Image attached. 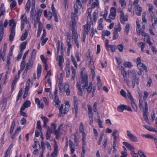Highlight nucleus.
Here are the masks:
<instances>
[{"label": "nucleus", "instance_id": "1", "mask_svg": "<svg viewBox=\"0 0 157 157\" xmlns=\"http://www.w3.org/2000/svg\"><path fill=\"white\" fill-rule=\"evenodd\" d=\"M12 27L10 28V34L9 36V40L10 42H12L14 38L15 33V28L16 23L14 21L13 19H12L9 21V26Z\"/></svg>", "mask_w": 157, "mask_h": 157}, {"label": "nucleus", "instance_id": "2", "mask_svg": "<svg viewBox=\"0 0 157 157\" xmlns=\"http://www.w3.org/2000/svg\"><path fill=\"white\" fill-rule=\"evenodd\" d=\"M81 83L84 84L82 86L83 90H85L86 87L88 86V76L86 74L83 75L82 71L81 73Z\"/></svg>", "mask_w": 157, "mask_h": 157}, {"label": "nucleus", "instance_id": "3", "mask_svg": "<svg viewBox=\"0 0 157 157\" xmlns=\"http://www.w3.org/2000/svg\"><path fill=\"white\" fill-rule=\"evenodd\" d=\"M41 14L42 10L41 9H39L37 11H36L35 12L34 17H35V18H36V21L37 22L39 23L38 28L41 27L40 26L41 25V22L40 21V20Z\"/></svg>", "mask_w": 157, "mask_h": 157}, {"label": "nucleus", "instance_id": "4", "mask_svg": "<svg viewBox=\"0 0 157 157\" xmlns=\"http://www.w3.org/2000/svg\"><path fill=\"white\" fill-rule=\"evenodd\" d=\"M132 74L133 75L132 77V87L134 88L136 84L137 85L139 84V77L136 75V72H134L132 73Z\"/></svg>", "mask_w": 157, "mask_h": 157}, {"label": "nucleus", "instance_id": "5", "mask_svg": "<svg viewBox=\"0 0 157 157\" xmlns=\"http://www.w3.org/2000/svg\"><path fill=\"white\" fill-rule=\"evenodd\" d=\"M144 120L147 123L149 122L147 116V111L148 110V105L147 101L144 102Z\"/></svg>", "mask_w": 157, "mask_h": 157}, {"label": "nucleus", "instance_id": "6", "mask_svg": "<svg viewBox=\"0 0 157 157\" xmlns=\"http://www.w3.org/2000/svg\"><path fill=\"white\" fill-rule=\"evenodd\" d=\"M126 133L127 136L131 141L135 142L138 141L137 138L133 135L129 131H127Z\"/></svg>", "mask_w": 157, "mask_h": 157}, {"label": "nucleus", "instance_id": "7", "mask_svg": "<svg viewBox=\"0 0 157 157\" xmlns=\"http://www.w3.org/2000/svg\"><path fill=\"white\" fill-rule=\"evenodd\" d=\"M81 3H78L76 4L75 2L74 5V17H76L77 16V14L78 13V10L80 9L82 7Z\"/></svg>", "mask_w": 157, "mask_h": 157}, {"label": "nucleus", "instance_id": "8", "mask_svg": "<svg viewBox=\"0 0 157 157\" xmlns=\"http://www.w3.org/2000/svg\"><path fill=\"white\" fill-rule=\"evenodd\" d=\"M74 108H73V111H75V116L76 117L78 113V106L77 99L75 96L74 97Z\"/></svg>", "mask_w": 157, "mask_h": 157}, {"label": "nucleus", "instance_id": "9", "mask_svg": "<svg viewBox=\"0 0 157 157\" xmlns=\"http://www.w3.org/2000/svg\"><path fill=\"white\" fill-rule=\"evenodd\" d=\"M121 12L120 21L122 24H124V21H128V17L127 16L124 15V13L123 11H121Z\"/></svg>", "mask_w": 157, "mask_h": 157}, {"label": "nucleus", "instance_id": "10", "mask_svg": "<svg viewBox=\"0 0 157 157\" xmlns=\"http://www.w3.org/2000/svg\"><path fill=\"white\" fill-rule=\"evenodd\" d=\"M54 142H55L54 144V151L51 155V157H56L58 154V145L57 144L55 140H54Z\"/></svg>", "mask_w": 157, "mask_h": 157}, {"label": "nucleus", "instance_id": "11", "mask_svg": "<svg viewBox=\"0 0 157 157\" xmlns=\"http://www.w3.org/2000/svg\"><path fill=\"white\" fill-rule=\"evenodd\" d=\"M81 86V85L80 82H77L76 84V87L78 91V95L81 96H82V90Z\"/></svg>", "mask_w": 157, "mask_h": 157}, {"label": "nucleus", "instance_id": "12", "mask_svg": "<svg viewBox=\"0 0 157 157\" xmlns=\"http://www.w3.org/2000/svg\"><path fill=\"white\" fill-rule=\"evenodd\" d=\"M123 144L128 149L130 150L132 152H134V147L131 144L126 142H124Z\"/></svg>", "mask_w": 157, "mask_h": 157}, {"label": "nucleus", "instance_id": "13", "mask_svg": "<svg viewBox=\"0 0 157 157\" xmlns=\"http://www.w3.org/2000/svg\"><path fill=\"white\" fill-rule=\"evenodd\" d=\"M91 65H88V66L90 67L91 70V73L92 75V78L93 79L96 75L94 70L95 67L94 66V63L91 62Z\"/></svg>", "mask_w": 157, "mask_h": 157}, {"label": "nucleus", "instance_id": "14", "mask_svg": "<svg viewBox=\"0 0 157 157\" xmlns=\"http://www.w3.org/2000/svg\"><path fill=\"white\" fill-rule=\"evenodd\" d=\"M73 12L72 13V20L71 23H70V25L72 27V30H75V23L76 21L75 20V18L74 17V14H73Z\"/></svg>", "mask_w": 157, "mask_h": 157}, {"label": "nucleus", "instance_id": "15", "mask_svg": "<svg viewBox=\"0 0 157 157\" xmlns=\"http://www.w3.org/2000/svg\"><path fill=\"white\" fill-rule=\"evenodd\" d=\"M31 102L30 101L26 100L23 103L22 106L21 107L22 110H25V108H28L30 106Z\"/></svg>", "mask_w": 157, "mask_h": 157}, {"label": "nucleus", "instance_id": "16", "mask_svg": "<svg viewBox=\"0 0 157 157\" xmlns=\"http://www.w3.org/2000/svg\"><path fill=\"white\" fill-rule=\"evenodd\" d=\"M137 67L140 70L144 69L146 72H147V70L146 66L143 63H140L137 64Z\"/></svg>", "mask_w": 157, "mask_h": 157}, {"label": "nucleus", "instance_id": "17", "mask_svg": "<svg viewBox=\"0 0 157 157\" xmlns=\"http://www.w3.org/2000/svg\"><path fill=\"white\" fill-rule=\"evenodd\" d=\"M4 34V29L2 23L0 24V40L2 39Z\"/></svg>", "mask_w": 157, "mask_h": 157}, {"label": "nucleus", "instance_id": "18", "mask_svg": "<svg viewBox=\"0 0 157 157\" xmlns=\"http://www.w3.org/2000/svg\"><path fill=\"white\" fill-rule=\"evenodd\" d=\"M53 133V130L50 129L49 127H48V130L46 135V137L47 140H48L51 136V134Z\"/></svg>", "mask_w": 157, "mask_h": 157}, {"label": "nucleus", "instance_id": "19", "mask_svg": "<svg viewBox=\"0 0 157 157\" xmlns=\"http://www.w3.org/2000/svg\"><path fill=\"white\" fill-rule=\"evenodd\" d=\"M88 55L87 56V60L89 61L88 63V65H91V62H93L94 63L93 61V59L92 58L91 56H90V49L88 50Z\"/></svg>", "mask_w": 157, "mask_h": 157}, {"label": "nucleus", "instance_id": "20", "mask_svg": "<svg viewBox=\"0 0 157 157\" xmlns=\"http://www.w3.org/2000/svg\"><path fill=\"white\" fill-rule=\"evenodd\" d=\"M35 10V6L32 5L31 10L30 13V18L32 20H33L34 18H35V17H34V13Z\"/></svg>", "mask_w": 157, "mask_h": 157}, {"label": "nucleus", "instance_id": "21", "mask_svg": "<svg viewBox=\"0 0 157 157\" xmlns=\"http://www.w3.org/2000/svg\"><path fill=\"white\" fill-rule=\"evenodd\" d=\"M65 91L67 95H69L70 91L69 89V85L68 84H65L64 87Z\"/></svg>", "mask_w": 157, "mask_h": 157}, {"label": "nucleus", "instance_id": "22", "mask_svg": "<svg viewBox=\"0 0 157 157\" xmlns=\"http://www.w3.org/2000/svg\"><path fill=\"white\" fill-rule=\"evenodd\" d=\"M21 23H28V21H27V17H25V15L24 14H22L21 15Z\"/></svg>", "mask_w": 157, "mask_h": 157}, {"label": "nucleus", "instance_id": "23", "mask_svg": "<svg viewBox=\"0 0 157 157\" xmlns=\"http://www.w3.org/2000/svg\"><path fill=\"white\" fill-rule=\"evenodd\" d=\"M54 101L56 103V104H55L56 106L57 107L59 108L60 106L59 103H60V101L59 100L58 96H55Z\"/></svg>", "mask_w": 157, "mask_h": 157}, {"label": "nucleus", "instance_id": "24", "mask_svg": "<svg viewBox=\"0 0 157 157\" xmlns=\"http://www.w3.org/2000/svg\"><path fill=\"white\" fill-rule=\"evenodd\" d=\"M33 65V61L32 60V59H30L28 63L26 64V69L28 70H30L31 67H32Z\"/></svg>", "mask_w": 157, "mask_h": 157}, {"label": "nucleus", "instance_id": "25", "mask_svg": "<svg viewBox=\"0 0 157 157\" xmlns=\"http://www.w3.org/2000/svg\"><path fill=\"white\" fill-rule=\"evenodd\" d=\"M31 2L30 0H28L26 3L25 9L27 12H29L30 8Z\"/></svg>", "mask_w": 157, "mask_h": 157}, {"label": "nucleus", "instance_id": "26", "mask_svg": "<svg viewBox=\"0 0 157 157\" xmlns=\"http://www.w3.org/2000/svg\"><path fill=\"white\" fill-rule=\"evenodd\" d=\"M131 105L134 110L137 112V106L135 104L134 100L131 101Z\"/></svg>", "mask_w": 157, "mask_h": 157}, {"label": "nucleus", "instance_id": "27", "mask_svg": "<svg viewBox=\"0 0 157 157\" xmlns=\"http://www.w3.org/2000/svg\"><path fill=\"white\" fill-rule=\"evenodd\" d=\"M64 58L62 55H60L59 56V65L61 67L62 64L63 62Z\"/></svg>", "mask_w": 157, "mask_h": 157}, {"label": "nucleus", "instance_id": "28", "mask_svg": "<svg viewBox=\"0 0 157 157\" xmlns=\"http://www.w3.org/2000/svg\"><path fill=\"white\" fill-rule=\"evenodd\" d=\"M35 102L37 104L38 107V108H41V109H43L44 106V105L43 103H41V105H40V100L38 98H36L35 99Z\"/></svg>", "mask_w": 157, "mask_h": 157}, {"label": "nucleus", "instance_id": "29", "mask_svg": "<svg viewBox=\"0 0 157 157\" xmlns=\"http://www.w3.org/2000/svg\"><path fill=\"white\" fill-rule=\"evenodd\" d=\"M28 36V32L26 30H25V33H23L21 38V41H23L25 40Z\"/></svg>", "mask_w": 157, "mask_h": 157}, {"label": "nucleus", "instance_id": "30", "mask_svg": "<svg viewBox=\"0 0 157 157\" xmlns=\"http://www.w3.org/2000/svg\"><path fill=\"white\" fill-rule=\"evenodd\" d=\"M130 25L129 24L126 25L124 29V33H126V34L127 35L130 30Z\"/></svg>", "mask_w": 157, "mask_h": 157}, {"label": "nucleus", "instance_id": "31", "mask_svg": "<svg viewBox=\"0 0 157 157\" xmlns=\"http://www.w3.org/2000/svg\"><path fill=\"white\" fill-rule=\"evenodd\" d=\"M72 31V38L74 40L78 39V36L77 33L75 31V30Z\"/></svg>", "mask_w": 157, "mask_h": 157}, {"label": "nucleus", "instance_id": "32", "mask_svg": "<svg viewBox=\"0 0 157 157\" xmlns=\"http://www.w3.org/2000/svg\"><path fill=\"white\" fill-rule=\"evenodd\" d=\"M136 8L137 9L136 12V14L138 16H140L141 15V12L142 10V8L140 6H138V7Z\"/></svg>", "mask_w": 157, "mask_h": 157}, {"label": "nucleus", "instance_id": "33", "mask_svg": "<svg viewBox=\"0 0 157 157\" xmlns=\"http://www.w3.org/2000/svg\"><path fill=\"white\" fill-rule=\"evenodd\" d=\"M117 109L119 112H123L125 109V105H122L118 106L117 108Z\"/></svg>", "mask_w": 157, "mask_h": 157}, {"label": "nucleus", "instance_id": "34", "mask_svg": "<svg viewBox=\"0 0 157 157\" xmlns=\"http://www.w3.org/2000/svg\"><path fill=\"white\" fill-rule=\"evenodd\" d=\"M71 70H72V76L71 78V79L72 80H74L75 76L76 75V72L75 71V69H74V67H71Z\"/></svg>", "mask_w": 157, "mask_h": 157}, {"label": "nucleus", "instance_id": "35", "mask_svg": "<svg viewBox=\"0 0 157 157\" xmlns=\"http://www.w3.org/2000/svg\"><path fill=\"white\" fill-rule=\"evenodd\" d=\"M15 126V122L14 120H13L12 121V124L11 125L10 131V133H11L13 131L14 128Z\"/></svg>", "mask_w": 157, "mask_h": 157}, {"label": "nucleus", "instance_id": "36", "mask_svg": "<svg viewBox=\"0 0 157 157\" xmlns=\"http://www.w3.org/2000/svg\"><path fill=\"white\" fill-rule=\"evenodd\" d=\"M63 105H61L60 107L59 108V113L58 114V116L59 117H61V116H63Z\"/></svg>", "mask_w": 157, "mask_h": 157}, {"label": "nucleus", "instance_id": "37", "mask_svg": "<svg viewBox=\"0 0 157 157\" xmlns=\"http://www.w3.org/2000/svg\"><path fill=\"white\" fill-rule=\"evenodd\" d=\"M119 2L121 3L122 9H124L126 6V3L125 0H119Z\"/></svg>", "mask_w": 157, "mask_h": 157}, {"label": "nucleus", "instance_id": "38", "mask_svg": "<svg viewBox=\"0 0 157 157\" xmlns=\"http://www.w3.org/2000/svg\"><path fill=\"white\" fill-rule=\"evenodd\" d=\"M121 25L120 23H119L117 25V27H115L114 28V32H120L121 30Z\"/></svg>", "mask_w": 157, "mask_h": 157}, {"label": "nucleus", "instance_id": "39", "mask_svg": "<svg viewBox=\"0 0 157 157\" xmlns=\"http://www.w3.org/2000/svg\"><path fill=\"white\" fill-rule=\"evenodd\" d=\"M136 31L137 32H139V34H138V35H140V32L141 31V29H140V26L139 22L137 21H136Z\"/></svg>", "mask_w": 157, "mask_h": 157}, {"label": "nucleus", "instance_id": "40", "mask_svg": "<svg viewBox=\"0 0 157 157\" xmlns=\"http://www.w3.org/2000/svg\"><path fill=\"white\" fill-rule=\"evenodd\" d=\"M10 56H7L6 68L8 70H9V65L10 64Z\"/></svg>", "mask_w": 157, "mask_h": 157}, {"label": "nucleus", "instance_id": "41", "mask_svg": "<svg viewBox=\"0 0 157 157\" xmlns=\"http://www.w3.org/2000/svg\"><path fill=\"white\" fill-rule=\"evenodd\" d=\"M27 43V42L26 41L22 42L21 44L20 48L22 49H25L26 48Z\"/></svg>", "mask_w": 157, "mask_h": 157}, {"label": "nucleus", "instance_id": "42", "mask_svg": "<svg viewBox=\"0 0 157 157\" xmlns=\"http://www.w3.org/2000/svg\"><path fill=\"white\" fill-rule=\"evenodd\" d=\"M127 97L131 101L133 100L132 97L131 95L130 92L129 91H128L127 94H126Z\"/></svg>", "mask_w": 157, "mask_h": 157}, {"label": "nucleus", "instance_id": "43", "mask_svg": "<svg viewBox=\"0 0 157 157\" xmlns=\"http://www.w3.org/2000/svg\"><path fill=\"white\" fill-rule=\"evenodd\" d=\"M92 87L90 86H86V89L85 90H83L84 91H86L87 90V94H89L91 93L92 90Z\"/></svg>", "mask_w": 157, "mask_h": 157}, {"label": "nucleus", "instance_id": "44", "mask_svg": "<svg viewBox=\"0 0 157 157\" xmlns=\"http://www.w3.org/2000/svg\"><path fill=\"white\" fill-rule=\"evenodd\" d=\"M138 153L140 157H147L144 153L140 150L138 151Z\"/></svg>", "mask_w": 157, "mask_h": 157}, {"label": "nucleus", "instance_id": "45", "mask_svg": "<svg viewBox=\"0 0 157 157\" xmlns=\"http://www.w3.org/2000/svg\"><path fill=\"white\" fill-rule=\"evenodd\" d=\"M125 67H131L132 66L131 63L129 62H124L123 63Z\"/></svg>", "mask_w": 157, "mask_h": 157}, {"label": "nucleus", "instance_id": "46", "mask_svg": "<svg viewBox=\"0 0 157 157\" xmlns=\"http://www.w3.org/2000/svg\"><path fill=\"white\" fill-rule=\"evenodd\" d=\"M16 5V2L15 1H13L10 5V9L12 10L13 8H14Z\"/></svg>", "mask_w": 157, "mask_h": 157}, {"label": "nucleus", "instance_id": "47", "mask_svg": "<svg viewBox=\"0 0 157 157\" xmlns=\"http://www.w3.org/2000/svg\"><path fill=\"white\" fill-rule=\"evenodd\" d=\"M22 89L21 88L19 90L17 97V101H18L20 99V98L21 97L22 95Z\"/></svg>", "mask_w": 157, "mask_h": 157}, {"label": "nucleus", "instance_id": "48", "mask_svg": "<svg viewBox=\"0 0 157 157\" xmlns=\"http://www.w3.org/2000/svg\"><path fill=\"white\" fill-rule=\"evenodd\" d=\"M124 78V83L127 84V85H128L129 83V80L127 76L123 77Z\"/></svg>", "mask_w": 157, "mask_h": 157}, {"label": "nucleus", "instance_id": "49", "mask_svg": "<svg viewBox=\"0 0 157 157\" xmlns=\"http://www.w3.org/2000/svg\"><path fill=\"white\" fill-rule=\"evenodd\" d=\"M25 65V61H22L21 63L20 69L23 70Z\"/></svg>", "mask_w": 157, "mask_h": 157}, {"label": "nucleus", "instance_id": "50", "mask_svg": "<svg viewBox=\"0 0 157 157\" xmlns=\"http://www.w3.org/2000/svg\"><path fill=\"white\" fill-rule=\"evenodd\" d=\"M13 144H12L10 145V146L7 149V151L5 153L6 154L9 155V154L10 153V151L11 149L13 147Z\"/></svg>", "mask_w": 157, "mask_h": 157}, {"label": "nucleus", "instance_id": "51", "mask_svg": "<svg viewBox=\"0 0 157 157\" xmlns=\"http://www.w3.org/2000/svg\"><path fill=\"white\" fill-rule=\"evenodd\" d=\"M71 59L75 67H77V64L76 62L75 59L72 56H71Z\"/></svg>", "mask_w": 157, "mask_h": 157}, {"label": "nucleus", "instance_id": "52", "mask_svg": "<svg viewBox=\"0 0 157 157\" xmlns=\"http://www.w3.org/2000/svg\"><path fill=\"white\" fill-rule=\"evenodd\" d=\"M36 128L38 129L41 130L42 128L41 126L40 121H38L37 122V126Z\"/></svg>", "mask_w": 157, "mask_h": 157}, {"label": "nucleus", "instance_id": "53", "mask_svg": "<svg viewBox=\"0 0 157 157\" xmlns=\"http://www.w3.org/2000/svg\"><path fill=\"white\" fill-rule=\"evenodd\" d=\"M113 33V40H115L117 39L118 36V35L117 32H114Z\"/></svg>", "mask_w": 157, "mask_h": 157}, {"label": "nucleus", "instance_id": "54", "mask_svg": "<svg viewBox=\"0 0 157 157\" xmlns=\"http://www.w3.org/2000/svg\"><path fill=\"white\" fill-rule=\"evenodd\" d=\"M88 109V115L89 114H93V112L92 111V109L91 108V106L90 105H87Z\"/></svg>", "mask_w": 157, "mask_h": 157}, {"label": "nucleus", "instance_id": "55", "mask_svg": "<svg viewBox=\"0 0 157 157\" xmlns=\"http://www.w3.org/2000/svg\"><path fill=\"white\" fill-rule=\"evenodd\" d=\"M84 28L85 31L87 35L88 34V32L89 31L90 28H89V25H84Z\"/></svg>", "mask_w": 157, "mask_h": 157}, {"label": "nucleus", "instance_id": "56", "mask_svg": "<svg viewBox=\"0 0 157 157\" xmlns=\"http://www.w3.org/2000/svg\"><path fill=\"white\" fill-rule=\"evenodd\" d=\"M79 132L81 133L84 132V126L82 123H81L80 125Z\"/></svg>", "mask_w": 157, "mask_h": 157}, {"label": "nucleus", "instance_id": "57", "mask_svg": "<svg viewBox=\"0 0 157 157\" xmlns=\"http://www.w3.org/2000/svg\"><path fill=\"white\" fill-rule=\"evenodd\" d=\"M121 74L123 76V77H125V76H126L127 75V73L124 70V68L122 67H121Z\"/></svg>", "mask_w": 157, "mask_h": 157}, {"label": "nucleus", "instance_id": "58", "mask_svg": "<svg viewBox=\"0 0 157 157\" xmlns=\"http://www.w3.org/2000/svg\"><path fill=\"white\" fill-rule=\"evenodd\" d=\"M120 94H121L125 98H126V93L125 92V91L123 90L122 89L120 91Z\"/></svg>", "mask_w": 157, "mask_h": 157}, {"label": "nucleus", "instance_id": "59", "mask_svg": "<svg viewBox=\"0 0 157 157\" xmlns=\"http://www.w3.org/2000/svg\"><path fill=\"white\" fill-rule=\"evenodd\" d=\"M97 122L98 123V126L100 128H103V126L102 125V122L101 121L100 119H98L97 120Z\"/></svg>", "mask_w": 157, "mask_h": 157}, {"label": "nucleus", "instance_id": "60", "mask_svg": "<svg viewBox=\"0 0 157 157\" xmlns=\"http://www.w3.org/2000/svg\"><path fill=\"white\" fill-rule=\"evenodd\" d=\"M117 48L120 52H122L123 50L124 46L121 44L117 46Z\"/></svg>", "mask_w": 157, "mask_h": 157}, {"label": "nucleus", "instance_id": "61", "mask_svg": "<svg viewBox=\"0 0 157 157\" xmlns=\"http://www.w3.org/2000/svg\"><path fill=\"white\" fill-rule=\"evenodd\" d=\"M148 93L146 91H144V95L143 97L144 100L145 101L146 100L148 96Z\"/></svg>", "mask_w": 157, "mask_h": 157}, {"label": "nucleus", "instance_id": "62", "mask_svg": "<svg viewBox=\"0 0 157 157\" xmlns=\"http://www.w3.org/2000/svg\"><path fill=\"white\" fill-rule=\"evenodd\" d=\"M36 50L35 49H33L31 53V59L34 58V56L36 55Z\"/></svg>", "mask_w": 157, "mask_h": 157}, {"label": "nucleus", "instance_id": "63", "mask_svg": "<svg viewBox=\"0 0 157 157\" xmlns=\"http://www.w3.org/2000/svg\"><path fill=\"white\" fill-rule=\"evenodd\" d=\"M116 14L111 13L109 16V17L112 19H114L115 18Z\"/></svg>", "mask_w": 157, "mask_h": 157}, {"label": "nucleus", "instance_id": "64", "mask_svg": "<svg viewBox=\"0 0 157 157\" xmlns=\"http://www.w3.org/2000/svg\"><path fill=\"white\" fill-rule=\"evenodd\" d=\"M110 48H111V51L113 52H115L116 49L117 48V47L115 45H112V46H110Z\"/></svg>", "mask_w": 157, "mask_h": 157}]
</instances>
